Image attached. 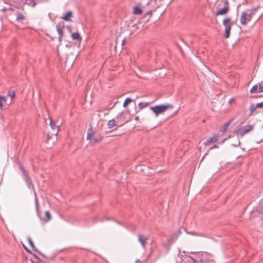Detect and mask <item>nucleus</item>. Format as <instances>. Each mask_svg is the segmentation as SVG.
Listing matches in <instances>:
<instances>
[{
  "mask_svg": "<svg viewBox=\"0 0 263 263\" xmlns=\"http://www.w3.org/2000/svg\"><path fill=\"white\" fill-rule=\"evenodd\" d=\"M256 9H248L245 11H243L241 13L240 16V23L242 25H245L249 22H250L253 15L255 14Z\"/></svg>",
  "mask_w": 263,
  "mask_h": 263,
  "instance_id": "1",
  "label": "nucleus"
},
{
  "mask_svg": "<svg viewBox=\"0 0 263 263\" xmlns=\"http://www.w3.org/2000/svg\"><path fill=\"white\" fill-rule=\"evenodd\" d=\"M173 108V106L172 104L156 105L150 107L151 110L155 114L156 117H158L160 114H163L167 110Z\"/></svg>",
  "mask_w": 263,
  "mask_h": 263,
  "instance_id": "2",
  "label": "nucleus"
},
{
  "mask_svg": "<svg viewBox=\"0 0 263 263\" xmlns=\"http://www.w3.org/2000/svg\"><path fill=\"white\" fill-rule=\"evenodd\" d=\"M253 129L254 125H248L236 129L234 134L236 136V138L237 139L239 137H242L245 135L248 134Z\"/></svg>",
  "mask_w": 263,
  "mask_h": 263,
  "instance_id": "3",
  "label": "nucleus"
},
{
  "mask_svg": "<svg viewBox=\"0 0 263 263\" xmlns=\"http://www.w3.org/2000/svg\"><path fill=\"white\" fill-rule=\"evenodd\" d=\"M50 127L51 128V131L49 132V134L47 135V142L49 143L50 139L52 138V137H54L56 138L59 130H60V126L59 125H57L53 121L50 120Z\"/></svg>",
  "mask_w": 263,
  "mask_h": 263,
  "instance_id": "4",
  "label": "nucleus"
},
{
  "mask_svg": "<svg viewBox=\"0 0 263 263\" xmlns=\"http://www.w3.org/2000/svg\"><path fill=\"white\" fill-rule=\"evenodd\" d=\"M93 134L94 133L91 127L88 129L87 133V139L90 141V143L91 145H94L95 143L99 142L102 140V138L101 137L97 138L96 137H94Z\"/></svg>",
  "mask_w": 263,
  "mask_h": 263,
  "instance_id": "5",
  "label": "nucleus"
},
{
  "mask_svg": "<svg viewBox=\"0 0 263 263\" xmlns=\"http://www.w3.org/2000/svg\"><path fill=\"white\" fill-rule=\"evenodd\" d=\"M223 24L225 27L224 36L228 38L230 36V30L233 23L231 21V18H227L223 21Z\"/></svg>",
  "mask_w": 263,
  "mask_h": 263,
  "instance_id": "6",
  "label": "nucleus"
},
{
  "mask_svg": "<svg viewBox=\"0 0 263 263\" xmlns=\"http://www.w3.org/2000/svg\"><path fill=\"white\" fill-rule=\"evenodd\" d=\"M127 115L128 114L127 112H123L116 117V122L118 123L119 126L123 125L128 121V119L127 118Z\"/></svg>",
  "mask_w": 263,
  "mask_h": 263,
  "instance_id": "7",
  "label": "nucleus"
},
{
  "mask_svg": "<svg viewBox=\"0 0 263 263\" xmlns=\"http://www.w3.org/2000/svg\"><path fill=\"white\" fill-rule=\"evenodd\" d=\"M201 260L205 263L213 262L215 261L214 256L207 252H204L202 254V257Z\"/></svg>",
  "mask_w": 263,
  "mask_h": 263,
  "instance_id": "8",
  "label": "nucleus"
},
{
  "mask_svg": "<svg viewBox=\"0 0 263 263\" xmlns=\"http://www.w3.org/2000/svg\"><path fill=\"white\" fill-rule=\"evenodd\" d=\"M20 168L22 170L24 176V178L29 188L31 189L33 186V184L32 183L31 180L28 175V172L25 171L23 167L20 165Z\"/></svg>",
  "mask_w": 263,
  "mask_h": 263,
  "instance_id": "9",
  "label": "nucleus"
},
{
  "mask_svg": "<svg viewBox=\"0 0 263 263\" xmlns=\"http://www.w3.org/2000/svg\"><path fill=\"white\" fill-rule=\"evenodd\" d=\"M229 10V4L228 1L224 2V6L222 9H219L216 13V15H224L227 14Z\"/></svg>",
  "mask_w": 263,
  "mask_h": 263,
  "instance_id": "10",
  "label": "nucleus"
},
{
  "mask_svg": "<svg viewBox=\"0 0 263 263\" xmlns=\"http://www.w3.org/2000/svg\"><path fill=\"white\" fill-rule=\"evenodd\" d=\"M148 237L141 234L138 235V240L143 249L145 248Z\"/></svg>",
  "mask_w": 263,
  "mask_h": 263,
  "instance_id": "11",
  "label": "nucleus"
},
{
  "mask_svg": "<svg viewBox=\"0 0 263 263\" xmlns=\"http://www.w3.org/2000/svg\"><path fill=\"white\" fill-rule=\"evenodd\" d=\"M64 27V24L62 23H59L58 25H56L57 30V32L59 35V40L60 42H61L62 36H63V30L62 28Z\"/></svg>",
  "mask_w": 263,
  "mask_h": 263,
  "instance_id": "12",
  "label": "nucleus"
},
{
  "mask_svg": "<svg viewBox=\"0 0 263 263\" xmlns=\"http://www.w3.org/2000/svg\"><path fill=\"white\" fill-rule=\"evenodd\" d=\"M16 20L18 22H22L26 18V13L17 12L16 13Z\"/></svg>",
  "mask_w": 263,
  "mask_h": 263,
  "instance_id": "13",
  "label": "nucleus"
},
{
  "mask_svg": "<svg viewBox=\"0 0 263 263\" xmlns=\"http://www.w3.org/2000/svg\"><path fill=\"white\" fill-rule=\"evenodd\" d=\"M11 103L7 102L6 97L0 95V108L2 109L3 106H6L10 105Z\"/></svg>",
  "mask_w": 263,
  "mask_h": 263,
  "instance_id": "14",
  "label": "nucleus"
},
{
  "mask_svg": "<svg viewBox=\"0 0 263 263\" xmlns=\"http://www.w3.org/2000/svg\"><path fill=\"white\" fill-rule=\"evenodd\" d=\"M116 119H111L107 123V126L109 128H111L115 126H119L118 123L116 122Z\"/></svg>",
  "mask_w": 263,
  "mask_h": 263,
  "instance_id": "15",
  "label": "nucleus"
},
{
  "mask_svg": "<svg viewBox=\"0 0 263 263\" xmlns=\"http://www.w3.org/2000/svg\"><path fill=\"white\" fill-rule=\"evenodd\" d=\"M259 108L258 107L256 106V104H251L249 109H250V114L249 115V116H252L254 112L258 109Z\"/></svg>",
  "mask_w": 263,
  "mask_h": 263,
  "instance_id": "16",
  "label": "nucleus"
},
{
  "mask_svg": "<svg viewBox=\"0 0 263 263\" xmlns=\"http://www.w3.org/2000/svg\"><path fill=\"white\" fill-rule=\"evenodd\" d=\"M232 138L236 140L235 141H232L231 142V145L233 146H238L240 144V140H238V138H236V136H235V135L234 134L233 136H232Z\"/></svg>",
  "mask_w": 263,
  "mask_h": 263,
  "instance_id": "17",
  "label": "nucleus"
},
{
  "mask_svg": "<svg viewBox=\"0 0 263 263\" xmlns=\"http://www.w3.org/2000/svg\"><path fill=\"white\" fill-rule=\"evenodd\" d=\"M217 140H218L217 137L216 136H215L213 137H211V138H209L208 139L207 141L206 142V143H205V144L209 145L211 143H215L217 141Z\"/></svg>",
  "mask_w": 263,
  "mask_h": 263,
  "instance_id": "18",
  "label": "nucleus"
},
{
  "mask_svg": "<svg viewBox=\"0 0 263 263\" xmlns=\"http://www.w3.org/2000/svg\"><path fill=\"white\" fill-rule=\"evenodd\" d=\"M72 16V13L71 11L67 12L63 17L62 18L66 21L70 20V18Z\"/></svg>",
  "mask_w": 263,
  "mask_h": 263,
  "instance_id": "19",
  "label": "nucleus"
},
{
  "mask_svg": "<svg viewBox=\"0 0 263 263\" xmlns=\"http://www.w3.org/2000/svg\"><path fill=\"white\" fill-rule=\"evenodd\" d=\"M142 9L139 6H136L134 8V14L135 15H139L142 13Z\"/></svg>",
  "mask_w": 263,
  "mask_h": 263,
  "instance_id": "20",
  "label": "nucleus"
},
{
  "mask_svg": "<svg viewBox=\"0 0 263 263\" xmlns=\"http://www.w3.org/2000/svg\"><path fill=\"white\" fill-rule=\"evenodd\" d=\"M51 216L49 211H47L45 212V217L44 219L45 221L47 222L51 219Z\"/></svg>",
  "mask_w": 263,
  "mask_h": 263,
  "instance_id": "21",
  "label": "nucleus"
},
{
  "mask_svg": "<svg viewBox=\"0 0 263 263\" xmlns=\"http://www.w3.org/2000/svg\"><path fill=\"white\" fill-rule=\"evenodd\" d=\"M133 101H134V100L129 98H126L123 103V106L124 107H126L128 105V104H129L130 103H131Z\"/></svg>",
  "mask_w": 263,
  "mask_h": 263,
  "instance_id": "22",
  "label": "nucleus"
},
{
  "mask_svg": "<svg viewBox=\"0 0 263 263\" xmlns=\"http://www.w3.org/2000/svg\"><path fill=\"white\" fill-rule=\"evenodd\" d=\"M28 241L29 244L30 245L31 248H32L33 250L35 252H38L37 249L35 248V247L34 245V243H33V241H32L31 239L30 238H28Z\"/></svg>",
  "mask_w": 263,
  "mask_h": 263,
  "instance_id": "23",
  "label": "nucleus"
},
{
  "mask_svg": "<svg viewBox=\"0 0 263 263\" xmlns=\"http://www.w3.org/2000/svg\"><path fill=\"white\" fill-rule=\"evenodd\" d=\"M71 36L73 40H80L81 37L80 34L78 33H72Z\"/></svg>",
  "mask_w": 263,
  "mask_h": 263,
  "instance_id": "24",
  "label": "nucleus"
},
{
  "mask_svg": "<svg viewBox=\"0 0 263 263\" xmlns=\"http://www.w3.org/2000/svg\"><path fill=\"white\" fill-rule=\"evenodd\" d=\"M258 87H259V86L257 85L254 86L251 88V89L250 90L251 93H256V92H259L258 91Z\"/></svg>",
  "mask_w": 263,
  "mask_h": 263,
  "instance_id": "25",
  "label": "nucleus"
},
{
  "mask_svg": "<svg viewBox=\"0 0 263 263\" xmlns=\"http://www.w3.org/2000/svg\"><path fill=\"white\" fill-rule=\"evenodd\" d=\"M8 96L10 97L12 100L15 97V92L13 90H9L8 93Z\"/></svg>",
  "mask_w": 263,
  "mask_h": 263,
  "instance_id": "26",
  "label": "nucleus"
},
{
  "mask_svg": "<svg viewBox=\"0 0 263 263\" xmlns=\"http://www.w3.org/2000/svg\"><path fill=\"white\" fill-rule=\"evenodd\" d=\"M148 105V103H146L145 104L143 103H139L138 104L139 107L140 109L144 108L145 107L147 106Z\"/></svg>",
  "mask_w": 263,
  "mask_h": 263,
  "instance_id": "27",
  "label": "nucleus"
},
{
  "mask_svg": "<svg viewBox=\"0 0 263 263\" xmlns=\"http://www.w3.org/2000/svg\"><path fill=\"white\" fill-rule=\"evenodd\" d=\"M258 91L260 92L263 91V84L262 82H261L260 83H258Z\"/></svg>",
  "mask_w": 263,
  "mask_h": 263,
  "instance_id": "28",
  "label": "nucleus"
},
{
  "mask_svg": "<svg viewBox=\"0 0 263 263\" xmlns=\"http://www.w3.org/2000/svg\"><path fill=\"white\" fill-rule=\"evenodd\" d=\"M230 123H231V121H229V122H226L224 124V125H223L224 128H223V131H224L227 129L228 127L230 125Z\"/></svg>",
  "mask_w": 263,
  "mask_h": 263,
  "instance_id": "29",
  "label": "nucleus"
},
{
  "mask_svg": "<svg viewBox=\"0 0 263 263\" xmlns=\"http://www.w3.org/2000/svg\"><path fill=\"white\" fill-rule=\"evenodd\" d=\"M27 1H29V4L31 5L32 7H34L36 4V0H26Z\"/></svg>",
  "mask_w": 263,
  "mask_h": 263,
  "instance_id": "30",
  "label": "nucleus"
},
{
  "mask_svg": "<svg viewBox=\"0 0 263 263\" xmlns=\"http://www.w3.org/2000/svg\"><path fill=\"white\" fill-rule=\"evenodd\" d=\"M257 211L258 213H261V214H263V206H261L260 205L258 208H257Z\"/></svg>",
  "mask_w": 263,
  "mask_h": 263,
  "instance_id": "31",
  "label": "nucleus"
},
{
  "mask_svg": "<svg viewBox=\"0 0 263 263\" xmlns=\"http://www.w3.org/2000/svg\"><path fill=\"white\" fill-rule=\"evenodd\" d=\"M256 106L258 107L259 108H263V101L261 103H257Z\"/></svg>",
  "mask_w": 263,
  "mask_h": 263,
  "instance_id": "32",
  "label": "nucleus"
},
{
  "mask_svg": "<svg viewBox=\"0 0 263 263\" xmlns=\"http://www.w3.org/2000/svg\"><path fill=\"white\" fill-rule=\"evenodd\" d=\"M35 204H36V209L37 211L38 210V208H39V205H38V203H37V199L36 198H35Z\"/></svg>",
  "mask_w": 263,
  "mask_h": 263,
  "instance_id": "33",
  "label": "nucleus"
},
{
  "mask_svg": "<svg viewBox=\"0 0 263 263\" xmlns=\"http://www.w3.org/2000/svg\"><path fill=\"white\" fill-rule=\"evenodd\" d=\"M34 257L37 260L36 261V262L37 263V262H40L41 261V259L36 255H34Z\"/></svg>",
  "mask_w": 263,
  "mask_h": 263,
  "instance_id": "34",
  "label": "nucleus"
},
{
  "mask_svg": "<svg viewBox=\"0 0 263 263\" xmlns=\"http://www.w3.org/2000/svg\"><path fill=\"white\" fill-rule=\"evenodd\" d=\"M218 146H217L216 145H215L213 146V147H211L210 149H213V148H218Z\"/></svg>",
  "mask_w": 263,
  "mask_h": 263,
  "instance_id": "35",
  "label": "nucleus"
},
{
  "mask_svg": "<svg viewBox=\"0 0 263 263\" xmlns=\"http://www.w3.org/2000/svg\"><path fill=\"white\" fill-rule=\"evenodd\" d=\"M135 120H139V117L138 116H137L136 118H135Z\"/></svg>",
  "mask_w": 263,
  "mask_h": 263,
  "instance_id": "36",
  "label": "nucleus"
},
{
  "mask_svg": "<svg viewBox=\"0 0 263 263\" xmlns=\"http://www.w3.org/2000/svg\"><path fill=\"white\" fill-rule=\"evenodd\" d=\"M233 101V99H230V101H229V103H231Z\"/></svg>",
  "mask_w": 263,
  "mask_h": 263,
  "instance_id": "37",
  "label": "nucleus"
},
{
  "mask_svg": "<svg viewBox=\"0 0 263 263\" xmlns=\"http://www.w3.org/2000/svg\"><path fill=\"white\" fill-rule=\"evenodd\" d=\"M140 262V261L139 260H137L136 261V263Z\"/></svg>",
  "mask_w": 263,
  "mask_h": 263,
  "instance_id": "38",
  "label": "nucleus"
},
{
  "mask_svg": "<svg viewBox=\"0 0 263 263\" xmlns=\"http://www.w3.org/2000/svg\"><path fill=\"white\" fill-rule=\"evenodd\" d=\"M162 0H155L156 2L158 1L159 2H161Z\"/></svg>",
  "mask_w": 263,
  "mask_h": 263,
  "instance_id": "39",
  "label": "nucleus"
},
{
  "mask_svg": "<svg viewBox=\"0 0 263 263\" xmlns=\"http://www.w3.org/2000/svg\"><path fill=\"white\" fill-rule=\"evenodd\" d=\"M25 249H26V251H28V250H27V249L26 248H25Z\"/></svg>",
  "mask_w": 263,
  "mask_h": 263,
  "instance_id": "40",
  "label": "nucleus"
}]
</instances>
